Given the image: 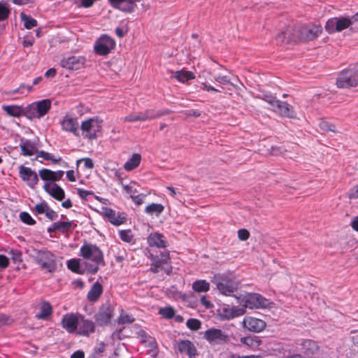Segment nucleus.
<instances>
[{"mask_svg":"<svg viewBox=\"0 0 358 358\" xmlns=\"http://www.w3.org/2000/svg\"><path fill=\"white\" fill-rule=\"evenodd\" d=\"M80 253L83 259H89L94 263H85V268L91 274L97 273L99 265H105L103 252L95 244L85 243L80 249Z\"/></svg>","mask_w":358,"mask_h":358,"instance_id":"f257e3e1","label":"nucleus"},{"mask_svg":"<svg viewBox=\"0 0 358 358\" xmlns=\"http://www.w3.org/2000/svg\"><path fill=\"white\" fill-rule=\"evenodd\" d=\"M212 282L216 285L219 292L227 296H234L238 290V284L229 273L215 274Z\"/></svg>","mask_w":358,"mask_h":358,"instance_id":"f03ea898","label":"nucleus"},{"mask_svg":"<svg viewBox=\"0 0 358 358\" xmlns=\"http://www.w3.org/2000/svg\"><path fill=\"white\" fill-rule=\"evenodd\" d=\"M148 258L151 260L150 270L153 273H157L160 271L164 270V272L169 275L172 271V266H170V255L166 250L160 252V253L154 255L150 253Z\"/></svg>","mask_w":358,"mask_h":358,"instance_id":"7ed1b4c3","label":"nucleus"},{"mask_svg":"<svg viewBox=\"0 0 358 358\" xmlns=\"http://www.w3.org/2000/svg\"><path fill=\"white\" fill-rule=\"evenodd\" d=\"M262 95L259 96L266 102H267L272 109L280 113L282 115L292 117V107L285 101H282L273 96L270 91H261Z\"/></svg>","mask_w":358,"mask_h":358,"instance_id":"20e7f679","label":"nucleus"},{"mask_svg":"<svg viewBox=\"0 0 358 358\" xmlns=\"http://www.w3.org/2000/svg\"><path fill=\"white\" fill-rule=\"evenodd\" d=\"M51 108V101L45 99L34 101L25 106V117L29 120L40 119L45 115Z\"/></svg>","mask_w":358,"mask_h":358,"instance_id":"39448f33","label":"nucleus"},{"mask_svg":"<svg viewBox=\"0 0 358 358\" xmlns=\"http://www.w3.org/2000/svg\"><path fill=\"white\" fill-rule=\"evenodd\" d=\"M34 260L46 272L53 273L57 268L55 255L46 249L37 250Z\"/></svg>","mask_w":358,"mask_h":358,"instance_id":"423d86ee","label":"nucleus"},{"mask_svg":"<svg viewBox=\"0 0 358 358\" xmlns=\"http://www.w3.org/2000/svg\"><path fill=\"white\" fill-rule=\"evenodd\" d=\"M358 85V69L348 68L342 71L336 80L338 88L355 87Z\"/></svg>","mask_w":358,"mask_h":358,"instance_id":"0eeeda50","label":"nucleus"},{"mask_svg":"<svg viewBox=\"0 0 358 358\" xmlns=\"http://www.w3.org/2000/svg\"><path fill=\"white\" fill-rule=\"evenodd\" d=\"M113 315L114 307L110 302H106L99 307L94 319L99 326H106L110 323Z\"/></svg>","mask_w":358,"mask_h":358,"instance_id":"6e6552de","label":"nucleus"},{"mask_svg":"<svg viewBox=\"0 0 358 358\" xmlns=\"http://www.w3.org/2000/svg\"><path fill=\"white\" fill-rule=\"evenodd\" d=\"M101 129V123L94 118L83 121L80 125V130L84 138L94 139Z\"/></svg>","mask_w":358,"mask_h":358,"instance_id":"1a4fd4ad","label":"nucleus"},{"mask_svg":"<svg viewBox=\"0 0 358 358\" xmlns=\"http://www.w3.org/2000/svg\"><path fill=\"white\" fill-rule=\"evenodd\" d=\"M299 30H295L299 33V41H313L317 38L322 32V27L317 24H308L299 27Z\"/></svg>","mask_w":358,"mask_h":358,"instance_id":"9d476101","label":"nucleus"},{"mask_svg":"<svg viewBox=\"0 0 358 358\" xmlns=\"http://www.w3.org/2000/svg\"><path fill=\"white\" fill-rule=\"evenodd\" d=\"M244 306L245 308H264L269 305L267 299L257 293H248L243 299Z\"/></svg>","mask_w":358,"mask_h":358,"instance_id":"9b49d317","label":"nucleus"},{"mask_svg":"<svg viewBox=\"0 0 358 358\" xmlns=\"http://www.w3.org/2000/svg\"><path fill=\"white\" fill-rule=\"evenodd\" d=\"M115 47L114 39L106 35H102L95 42L94 49L99 55H107Z\"/></svg>","mask_w":358,"mask_h":358,"instance_id":"f8f14e48","label":"nucleus"},{"mask_svg":"<svg viewBox=\"0 0 358 358\" xmlns=\"http://www.w3.org/2000/svg\"><path fill=\"white\" fill-rule=\"evenodd\" d=\"M294 346L296 351L308 357L315 355L319 349L317 342L307 338L296 339L294 341Z\"/></svg>","mask_w":358,"mask_h":358,"instance_id":"ddd939ff","label":"nucleus"},{"mask_svg":"<svg viewBox=\"0 0 358 358\" xmlns=\"http://www.w3.org/2000/svg\"><path fill=\"white\" fill-rule=\"evenodd\" d=\"M350 26L349 17H331L325 24V29L329 34L340 32Z\"/></svg>","mask_w":358,"mask_h":358,"instance_id":"4468645a","label":"nucleus"},{"mask_svg":"<svg viewBox=\"0 0 358 358\" xmlns=\"http://www.w3.org/2000/svg\"><path fill=\"white\" fill-rule=\"evenodd\" d=\"M205 338L212 345H221L228 341L227 334L220 329L210 328L203 334Z\"/></svg>","mask_w":358,"mask_h":358,"instance_id":"2eb2a0df","label":"nucleus"},{"mask_svg":"<svg viewBox=\"0 0 358 358\" xmlns=\"http://www.w3.org/2000/svg\"><path fill=\"white\" fill-rule=\"evenodd\" d=\"M19 176L31 189H35L38 182V175L31 168L23 165L19 166Z\"/></svg>","mask_w":358,"mask_h":358,"instance_id":"dca6fc26","label":"nucleus"},{"mask_svg":"<svg viewBox=\"0 0 358 358\" xmlns=\"http://www.w3.org/2000/svg\"><path fill=\"white\" fill-rule=\"evenodd\" d=\"M103 213L104 217L115 226H120L127 220V215L124 212L115 211L110 208H103Z\"/></svg>","mask_w":358,"mask_h":358,"instance_id":"f3484780","label":"nucleus"},{"mask_svg":"<svg viewBox=\"0 0 358 358\" xmlns=\"http://www.w3.org/2000/svg\"><path fill=\"white\" fill-rule=\"evenodd\" d=\"M80 315L66 313L63 315L61 324L62 327L69 334L77 331L79 325Z\"/></svg>","mask_w":358,"mask_h":358,"instance_id":"a211bd4d","label":"nucleus"},{"mask_svg":"<svg viewBox=\"0 0 358 358\" xmlns=\"http://www.w3.org/2000/svg\"><path fill=\"white\" fill-rule=\"evenodd\" d=\"M243 324L245 329L254 333L262 331L266 326L264 320L252 316H245L243 318Z\"/></svg>","mask_w":358,"mask_h":358,"instance_id":"6ab92c4d","label":"nucleus"},{"mask_svg":"<svg viewBox=\"0 0 358 358\" xmlns=\"http://www.w3.org/2000/svg\"><path fill=\"white\" fill-rule=\"evenodd\" d=\"M86 59L83 56H71L64 58L61 61V65L63 68L69 70H78L84 67Z\"/></svg>","mask_w":358,"mask_h":358,"instance_id":"aec40b11","label":"nucleus"},{"mask_svg":"<svg viewBox=\"0 0 358 358\" xmlns=\"http://www.w3.org/2000/svg\"><path fill=\"white\" fill-rule=\"evenodd\" d=\"M95 323L83 315H80L79 325L77 329V334L84 336H88L95 331Z\"/></svg>","mask_w":358,"mask_h":358,"instance_id":"412c9836","label":"nucleus"},{"mask_svg":"<svg viewBox=\"0 0 358 358\" xmlns=\"http://www.w3.org/2000/svg\"><path fill=\"white\" fill-rule=\"evenodd\" d=\"M61 126L64 131L72 133L77 137L80 136L79 124L77 118L66 115L61 122Z\"/></svg>","mask_w":358,"mask_h":358,"instance_id":"4be33fe9","label":"nucleus"},{"mask_svg":"<svg viewBox=\"0 0 358 358\" xmlns=\"http://www.w3.org/2000/svg\"><path fill=\"white\" fill-rule=\"evenodd\" d=\"M43 189L48 194L57 201H62L65 198L64 189L55 182H45L43 185Z\"/></svg>","mask_w":358,"mask_h":358,"instance_id":"5701e85b","label":"nucleus"},{"mask_svg":"<svg viewBox=\"0 0 358 358\" xmlns=\"http://www.w3.org/2000/svg\"><path fill=\"white\" fill-rule=\"evenodd\" d=\"M177 350L180 354L187 355L189 358H194L197 355V350L194 343L189 340H181L177 343Z\"/></svg>","mask_w":358,"mask_h":358,"instance_id":"b1692460","label":"nucleus"},{"mask_svg":"<svg viewBox=\"0 0 358 358\" xmlns=\"http://www.w3.org/2000/svg\"><path fill=\"white\" fill-rule=\"evenodd\" d=\"M147 241L150 247L166 248L168 246V242L165 236L158 232L150 233L147 238Z\"/></svg>","mask_w":358,"mask_h":358,"instance_id":"393cba45","label":"nucleus"},{"mask_svg":"<svg viewBox=\"0 0 358 358\" xmlns=\"http://www.w3.org/2000/svg\"><path fill=\"white\" fill-rule=\"evenodd\" d=\"M73 223L71 221H58L53 222L47 229L48 233L59 231L64 234L72 228Z\"/></svg>","mask_w":358,"mask_h":358,"instance_id":"a878e982","label":"nucleus"},{"mask_svg":"<svg viewBox=\"0 0 358 358\" xmlns=\"http://www.w3.org/2000/svg\"><path fill=\"white\" fill-rule=\"evenodd\" d=\"M103 293V287L101 283L96 282L91 287L87 294V299L91 303L96 302Z\"/></svg>","mask_w":358,"mask_h":358,"instance_id":"bb28decb","label":"nucleus"},{"mask_svg":"<svg viewBox=\"0 0 358 358\" xmlns=\"http://www.w3.org/2000/svg\"><path fill=\"white\" fill-rule=\"evenodd\" d=\"M3 110L10 116L20 117H25V107L17 105H7L2 106Z\"/></svg>","mask_w":358,"mask_h":358,"instance_id":"cd10ccee","label":"nucleus"},{"mask_svg":"<svg viewBox=\"0 0 358 358\" xmlns=\"http://www.w3.org/2000/svg\"><path fill=\"white\" fill-rule=\"evenodd\" d=\"M215 80L221 84L224 85L225 87H227L229 90L230 87L240 88L238 86V84L240 83L238 77L234 76H232L231 78H229L227 76H219L215 78Z\"/></svg>","mask_w":358,"mask_h":358,"instance_id":"c85d7f7f","label":"nucleus"},{"mask_svg":"<svg viewBox=\"0 0 358 358\" xmlns=\"http://www.w3.org/2000/svg\"><path fill=\"white\" fill-rule=\"evenodd\" d=\"M173 78L181 83H187L189 80H194L196 76L195 73L192 71L180 70L174 73Z\"/></svg>","mask_w":358,"mask_h":358,"instance_id":"c756f323","label":"nucleus"},{"mask_svg":"<svg viewBox=\"0 0 358 358\" xmlns=\"http://www.w3.org/2000/svg\"><path fill=\"white\" fill-rule=\"evenodd\" d=\"M240 343L249 348L255 349L261 345L262 341L257 336H244L241 338Z\"/></svg>","mask_w":358,"mask_h":358,"instance_id":"7c9ffc66","label":"nucleus"},{"mask_svg":"<svg viewBox=\"0 0 358 358\" xmlns=\"http://www.w3.org/2000/svg\"><path fill=\"white\" fill-rule=\"evenodd\" d=\"M20 148L22 154L24 156H31L37 152V148L30 140L22 141Z\"/></svg>","mask_w":358,"mask_h":358,"instance_id":"2f4dec72","label":"nucleus"},{"mask_svg":"<svg viewBox=\"0 0 358 358\" xmlns=\"http://www.w3.org/2000/svg\"><path fill=\"white\" fill-rule=\"evenodd\" d=\"M210 287V283L206 280H196L192 285V289L196 293L207 292Z\"/></svg>","mask_w":358,"mask_h":358,"instance_id":"473e14b6","label":"nucleus"},{"mask_svg":"<svg viewBox=\"0 0 358 358\" xmlns=\"http://www.w3.org/2000/svg\"><path fill=\"white\" fill-rule=\"evenodd\" d=\"M164 210V206L161 203H152L148 205L145 213L149 215L159 217Z\"/></svg>","mask_w":358,"mask_h":358,"instance_id":"72a5a7b5","label":"nucleus"},{"mask_svg":"<svg viewBox=\"0 0 358 358\" xmlns=\"http://www.w3.org/2000/svg\"><path fill=\"white\" fill-rule=\"evenodd\" d=\"M141 161V156L138 153L132 155L124 165V168L126 171H130L138 167Z\"/></svg>","mask_w":358,"mask_h":358,"instance_id":"f704fd0d","label":"nucleus"},{"mask_svg":"<svg viewBox=\"0 0 358 358\" xmlns=\"http://www.w3.org/2000/svg\"><path fill=\"white\" fill-rule=\"evenodd\" d=\"M68 268L76 273L82 274L84 273L83 265L80 259H71L67 262Z\"/></svg>","mask_w":358,"mask_h":358,"instance_id":"c9c22d12","label":"nucleus"},{"mask_svg":"<svg viewBox=\"0 0 358 358\" xmlns=\"http://www.w3.org/2000/svg\"><path fill=\"white\" fill-rule=\"evenodd\" d=\"M52 311V308L49 302L45 301L41 304V311L36 315L38 319H46L49 317Z\"/></svg>","mask_w":358,"mask_h":358,"instance_id":"e433bc0d","label":"nucleus"},{"mask_svg":"<svg viewBox=\"0 0 358 358\" xmlns=\"http://www.w3.org/2000/svg\"><path fill=\"white\" fill-rule=\"evenodd\" d=\"M39 157L43 158L45 160L51 161L52 163L54 164H58L59 162L62 160V157H59L57 159H56L52 154L45 152L44 150H40L37 152L36 158Z\"/></svg>","mask_w":358,"mask_h":358,"instance_id":"4c0bfd02","label":"nucleus"},{"mask_svg":"<svg viewBox=\"0 0 358 358\" xmlns=\"http://www.w3.org/2000/svg\"><path fill=\"white\" fill-rule=\"evenodd\" d=\"M10 14V9L6 1H0V22L6 20Z\"/></svg>","mask_w":358,"mask_h":358,"instance_id":"58836bf2","label":"nucleus"},{"mask_svg":"<svg viewBox=\"0 0 358 358\" xmlns=\"http://www.w3.org/2000/svg\"><path fill=\"white\" fill-rule=\"evenodd\" d=\"M21 20L24 22V26L26 29H30L37 26V21L31 16L24 13H21Z\"/></svg>","mask_w":358,"mask_h":358,"instance_id":"ea45409f","label":"nucleus"},{"mask_svg":"<svg viewBox=\"0 0 358 358\" xmlns=\"http://www.w3.org/2000/svg\"><path fill=\"white\" fill-rule=\"evenodd\" d=\"M294 31L291 27H287L285 28V30L282 31L281 32L278 33L275 37V39L278 43H287V34H289L290 32Z\"/></svg>","mask_w":358,"mask_h":358,"instance_id":"a19ab883","label":"nucleus"},{"mask_svg":"<svg viewBox=\"0 0 358 358\" xmlns=\"http://www.w3.org/2000/svg\"><path fill=\"white\" fill-rule=\"evenodd\" d=\"M38 176L41 180L46 182H52V171L48 169H42L38 171Z\"/></svg>","mask_w":358,"mask_h":358,"instance_id":"79ce46f5","label":"nucleus"},{"mask_svg":"<svg viewBox=\"0 0 358 358\" xmlns=\"http://www.w3.org/2000/svg\"><path fill=\"white\" fill-rule=\"evenodd\" d=\"M119 236L120 239L124 242L131 243L134 241V236L130 229L120 231Z\"/></svg>","mask_w":358,"mask_h":358,"instance_id":"37998d69","label":"nucleus"},{"mask_svg":"<svg viewBox=\"0 0 358 358\" xmlns=\"http://www.w3.org/2000/svg\"><path fill=\"white\" fill-rule=\"evenodd\" d=\"M226 312L228 313V314L225 315V317L227 320H230L235 317L243 315L245 310L243 308L233 307L230 310Z\"/></svg>","mask_w":358,"mask_h":358,"instance_id":"c03bdc74","label":"nucleus"},{"mask_svg":"<svg viewBox=\"0 0 358 358\" xmlns=\"http://www.w3.org/2000/svg\"><path fill=\"white\" fill-rule=\"evenodd\" d=\"M124 121L134 122L137 121H145L143 112H140L138 113H132L124 117Z\"/></svg>","mask_w":358,"mask_h":358,"instance_id":"a18cd8bd","label":"nucleus"},{"mask_svg":"<svg viewBox=\"0 0 358 358\" xmlns=\"http://www.w3.org/2000/svg\"><path fill=\"white\" fill-rule=\"evenodd\" d=\"M20 220L29 225H34L36 224V221L32 218L30 214L27 212H21L20 214Z\"/></svg>","mask_w":358,"mask_h":358,"instance_id":"49530a36","label":"nucleus"},{"mask_svg":"<svg viewBox=\"0 0 358 358\" xmlns=\"http://www.w3.org/2000/svg\"><path fill=\"white\" fill-rule=\"evenodd\" d=\"M188 329L196 331L201 327V322L195 318H189L186 322Z\"/></svg>","mask_w":358,"mask_h":358,"instance_id":"de8ad7c7","label":"nucleus"},{"mask_svg":"<svg viewBox=\"0 0 358 358\" xmlns=\"http://www.w3.org/2000/svg\"><path fill=\"white\" fill-rule=\"evenodd\" d=\"M14 263L22 261V253L17 249H11L8 253Z\"/></svg>","mask_w":358,"mask_h":358,"instance_id":"09e8293b","label":"nucleus"},{"mask_svg":"<svg viewBox=\"0 0 358 358\" xmlns=\"http://www.w3.org/2000/svg\"><path fill=\"white\" fill-rule=\"evenodd\" d=\"M291 28L293 30H299V27H291ZM299 34H300L299 33H297L295 31H292V32L289 33V34H287V43H296L297 41H299Z\"/></svg>","mask_w":358,"mask_h":358,"instance_id":"8fccbe9b","label":"nucleus"},{"mask_svg":"<svg viewBox=\"0 0 358 358\" xmlns=\"http://www.w3.org/2000/svg\"><path fill=\"white\" fill-rule=\"evenodd\" d=\"M49 207L48 203L45 201L36 204L35 206V211L36 214L41 215L46 213L48 208Z\"/></svg>","mask_w":358,"mask_h":358,"instance_id":"3c124183","label":"nucleus"},{"mask_svg":"<svg viewBox=\"0 0 358 358\" xmlns=\"http://www.w3.org/2000/svg\"><path fill=\"white\" fill-rule=\"evenodd\" d=\"M134 321V318L132 315L129 314L121 313L118 318V323L120 324H126L132 323Z\"/></svg>","mask_w":358,"mask_h":358,"instance_id":"603ef678","label":"nucleus"},{"mask_svg":"<svg viewBox=\"0 0 358 358\" xmlns=\"http://www.w3.org/2000/svg\"><path fill=\"white\" fill-rule=\"evenodd\" d=\"M159 313L165 318L171 319L175 315V310L172 307H166L159 310Z\"/></svg>","mask_w":358,"mask_h":358,"instance_id":"864d4df0","label":"nucleus"},{"mask_svg":"<svg viewBox=\"0 0 358 358\" xmlns=\"http://www.w3.org/2000/svg\"><path fill=\"white\" fill-rule=\"evenodd\" d=\"M13 320L9 316L0 313V328L3 326L10 325Z\"/></svg>","mask_w":358,"mask_h":358,"instance_id":"5fc2aeb1","label":"nucleus"},{"mask_svg":"<svg viewBox=\"0 0 358 358\" xmlns=\"http://www.w3.org/2000/svg\"><path fill=\"white\" fill-rule=\"evenodd\" d=\"M319 127L321 130L324 131H332L336 132L335 126L333 124H329L327 122H321L320 123Z\"/></svg>","mask_w":358,"mask_h":358,"instance_id":"6e6d98bb","label":"nucleus"},{"mask_svg":"<svg viewBox=\"0 0 358 358\" xmlns=\"http://www.w3.org/2000/svg\"><path fill=\"white\" fill-rule=\"evenodd\" d=\"M143 112L145 121L146 120H152L156 119L155 117V110L154 109H148Z\"/></svg>","mask_w":358,"mask_h":358,"instance_id":"4d7b16f0","label":"nucleus"},{"mask_svg":"<svg viewBox=\"0 0 358 358\" xmlns=\"http://www.w3.org/2000/svg\"><path fill=\"white\" fill-rule=\"evenodd\" d=\"M8 265L9 259L3 255H0V271L6 268Z\"/></svg>","mask_w":358,"mask_h":358,"instance_id":"13d9d810","label":"nucleus"},{"mask_svg":"<svg viewBox=\"0 0 358 358\" xmlns=\"http://www.w3.org/2000/svg\"><path fill=\"white\" fill-rule=\"evenodd\" d=\"M238 237L241 241H246L250 237V233L245 229H241L238 231Z\"/></svg>","mask_w":358,"mask_h":358,"instance_id":"bf43d9fd","label":"nucleus"},{"mask_svg":"<svg viewBox=\"0 0 358 358\" xmlns=\"http://www.w3.org/2000/svg\"><path fill=\"white\" fill-rule=\"evenodd\" d=\"M77 192H78V194L79 195V196L81 199H85V200L87 199V197L90 195H93V192H92L88 191V190H85V189H83L82 188H78L77 189Z\"/></svg>","mask_w":358,"mask_h":358,"instance_id":"052dcab7","label":"nucleus"},{"mask_svg":"<svg viewBox=\"0 0 358 358\" xmlns=\"http://www.w3.org/2000/svg\"><path fill=\"white\" fill-rule=\"evenodd\" d=\"M45 216L50 220L53 221V220H55L57 218L58 214L54 210H52V208L48 207V209H47V211L45 213Z\"/></svg>","mask_w":358,"mask_h":358,"instance_id":"680f3d73","label":"nucleus"},{"mask_svg":"<svg viewBox=\"0 0 358 358\" xmlns=\"http://www.w3.org/2000/svg\"><path fill=\"white\" fill-rule=\"evenodd\" d=\"M145 196L143 194L131 195L132 201L138 206L141 205L143 203Z\"/></svg>","mask_w":358,"mask_h":358,"instance_id":"e2e57ef3","label":"nucleus"},{"mask_svg":"<svg viewBox=\"0 0 358 358\" xmlns=\"http://www.w3.org/2000/svg\"><path fill=\"white\" fill-rule=\"evenodd\" d=\"M138 338L141 339V342L143 343H145L147 342V339L152 338L150 336L148 335V334L145 332V331L141 329L136 333Z\"/></svg>","mask_w":358,"mask_h":358,"instance_id":"0e129e2a","label":"nucleus"},{"mask_svg":"<svg viewBox=\"0 0 358 358\" xmlns=\"http://www.w3.org/2000/svg\"><path fill=\"white\" fill-rule=\"evenodd\" d=\"M64 174V172L61 170H59L57 171H52V182L59 180L62 178Z\"/></svg>","mask_w":358,"mask_h":358,"instance_id":"69168bd1","label":"nucleus"},{"mask_svg":"<svg viewBox=\"0 0 358 358\" xmlns=\"http://www.w3.org/2000/svg\"><path fill=\"white\" fill-rule=\"evenodd\" d=\"M171 113V110L169 109H160L155 110V117L156 118L161 117L164 115H166L168 114H170Z\"/></svg>","mask_w":358,"mask_h":358,"instance_id":"338daca9","label":"nucleus"},{"mask_svg":"<svg viewBox=\"0 0 358 358\" xmlns=\"http://www.w3.org/2000/svg\"><path fill=\"white\" fill-rule=\"evenodd\" d=\"M201 303L206 308H210L213 306V304L210 301L208 300L206 296H202L200 299Z\"/></svg>","mask_w":358,"mask_h":358,"instance_id":"774afa93","label":"nucleus"}]
</instances>
